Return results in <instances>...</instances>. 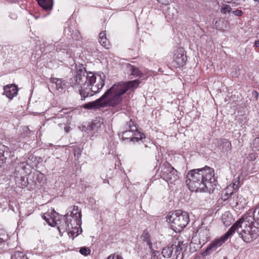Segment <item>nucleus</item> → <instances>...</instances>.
<instances>
[{
	"mask_svg": "<svg viewBox=\"0 0 259 259\" xmlns=\"http://www.w3.org/2000/svg\"><path fill=\"white\" fill-rule=\"evenodd\" d=\"M105 75L104 73L95 75L88 72L82 64L76 67V75L71 79L70 85L78 91L84 100L86 97L92 96L100 92L105 85Z\"/></svg>",
	"mask_w": 259,
	"mask_h": 259,
	"instance_id": "obj_1",
	"label": "nucleus"
},
{
	"mask_svg": "<svg viewBox=\"0 0 259 259\" xmlns=\"http://www.w3.org/2000/svg\"><path fill=\"white\" fill-rule=\"evenodd\" d=\"M139 84L140 81L137 79L115 83L100 98L84 104L83 107L88 109H96L106 106L115 107L121 104L123 94L128 90H134Z\"/></svg>",
	"mask_w": 259,
	"mask_h": 259,
	"instance_id": "obj_2",
	"label": "nucleus"
},
{
	"mask_svg": "<svg viewBox=\"0 0 259 259\" xmlns=\"http://www.w3.org/2000/svg\"><path fill=\"white\" fill-rule=\"evenodd\" d=\"M186 183L189 190L195 192H213L217 185L213 168L206 166L190 170Z\"/></svg>",
	"mask_w": 259,
	"mask_h": 259,
	"instance_id": "obj_3",
	"label": "nucleus"
},
{
	"mask_svg": "<svg viewBox=\"0 0 259 259\" xmlns=\"http://www.w3.org/2000/svg\"><path fill=\"white\" fill-rule=\"evenodd\" d=\"M43 219L51 226H57L60 234L65 232L71 233L72 235L77 231L78 227L75 221L72 222L71 217L67 215L60 217L59 214L54 211L51 215L49 213H46L43 216Z\"/></svg>",
	"mask_w": 259,
	"mask_h": 259,
	"instance_id": "obj_4",
	"label": "nucleus"
},
{
	"mask_svg": "<svg viewBox=\"0 0 259 259\" xmlns=\"http://www.w3.org/2000/svg\"><path fill=\"white\" fill-rule=\"evenodd\" d=\"M247 219V217L240 219L230 228L233 229V233L237 231L244 242H250L257 237L259 229L249 224Z\"/></svg>",
	"mask_w": 259,
	"mask_h": 259,
	"instance_id": "obj_5",
	"label": "nucleus"
},
{
	"mask_svg": "<svg viewBox=\"0 0 259 259\" xmlns=\"http://www.w3.org/2000/svg\"><path fill=\"white\" fill-rule=\"evenodd\" d=\"M167 221L171 229L180 232L187 225L190 219L187 212L178 210L168 217Z\"/></svg>",
	"mask_w": 259,
	"mask_h": 259,
	"instance_id": "obj_6",
	"label": "nucleus"
},
{
	"mask_svg": "<svg viewBox=\"0 0 259 259\" xmlns=\"http://www.w3.org/2000/svg\"><path fill=\"white\" fill-rule=\"evenodd\" d=\"M235 184H230L222 192V199L224 201H227L232 206L236 207L240 205H243L245 202V199L242 195L237 193V186L234 188Z\"/></svg>",
	"mask_w": 259,
	"mask_h": 259,
	"instance_id": "obj_7",
	"label": "nucleus"
},
{
	"mask_svg": "<svg viewBox=\"0 0 259 259\" xmlns=\"http://www.w3.org/2000/svg\"><path fill=\"white\" fill-rule=\"evenodd\" d=\"M233 234V229L230 228L224 235L222 236L219 238L214 239L208 245L205 251L203 252V255H207L215 251L219 247L221 246Z\"/></svg>",
	"mask_w": 259,
	"mask_h": 259,
	"instance_id": "obj_8",
	"label": "nucleus"
},
{
	"mask_svg": "<svg viewBox=\"0 0 259 259\" xmlns=\"http://www.w3.org/2000/svg\"><path fill=\"white\" fill-rule=\"evenodd\" d=\"M161 175L163 179L169 184H175L179 181L178 171L169 164L162 167Z\"/></svg>",
	"mask_w": 259,
	"mask_h": 259,
	"instance_id": "obj_9",
	"label": "nucleus"
},
{
	"mask_svg": "<svg viewBox=\"0 0 259 259\" xmlns=\"http://www.w3.org/2000/svg\"><path fill=\"white\" fill-rule=\"evenodd\" d=\"M187 61V56L183 49H177L174 56V62L176 67H180L185 65Z\"/></svg>",
	"mask_w": 259,
	"mask_h": 259,
	"instance_id": "obj_10",
	"label": "nucleus"
},
{
	"mask_svg": "<svg viewBox=\"0 0 259 259\" xmlns=\"http://www.w3.org/2000/svg\"><path fill=\"white\" fill-rule=\"evenodd\" d=\"M66 215L68 217H71V220L72 222L75 221V223L77 224V227L78 228L80 227L81 224V211L78 210V206L73 205L70 215H68V214Z\"/></svg>",
	"mask_w": 259,
	"mask_h": 259,
	"instance_id": "obj_11",
	"label": "nucleus"
},
{
	"mask_svg": "<svg viewBox=\"0 0 259 259\" xmlns=\"http://www.w3.org/2000/svg\"><path fill=\"white\" fill-rule=\"evenodd\" d=\"M128 126L129 128L131 129V131L132 132V136L133 137L132 138V141H138L143 138V134L138 131L137 127L134 124V122L132 120L129 121Z\"/></svg>",
	"mask_w": 259,
	"mask_h": 259,
	"instance_id": "obj_12",
	"label": "nucleus"
},
{
	"mask_svg": "<svg viewBox=\"0 0 259 259\" xmlns=\"http://www.w3.org/2000/svg\"><path fill=\"white\" fill-rule=\"evenodd\" d=\"M4 94L6 95L7 98L12 99L16 96L18 92V89L14 84H8L4 87Z\"/></svg>",
	"mask_w": 259,
	"mask_h": 259,
	"instance_id": "obj_13",
	"label": "nucleus"
},
{
	"mask_svg": "<svg viewBox=\"0 0 259 259\" xmlns=\"http://www.w3.org/2000/svg\"><path fill=\"white\" fill-rule=\"evenodd\" d=\"M39 6L46 11H51L54 5L53 0H36Z\"/></svg>",
	"mask_w": 259,
	"mask_h": 259,
	"instance_id": "obj_14",
	"label": "nucleus"
},
{
	"mask_svg": "<svg viewBox=\"0 0 259 259\" xmlns=\"http://www.w3.org/2000/svg\"><path fill=\"white\" fill-rule=\"evenodd\" d=\"M50 82L52 83L53 87L55 88L57 90L63 89L65 85L64 81L62 79L52 77L50 78Z\"/></svg>",
	"mask_w": 259,
	"mask_h": 259,
	"instance_id": "obj_15",
	"label": "nucleus"
},
{
	"mask_svg": "<svg viewBox=\"0 0 259 259\" xmlns=\"http://www.w3.org/2000/svg\"><path fill=\"white\" fill-rule=\"evenodd\" d=\"M227 23L223 19H217L214 23V27L219 30L224 31L227 28Z\"/></svg>",
	"mask_w": 259,
	"mask_h": 259,
	"instance_id": "obj_16",
	"label": "nucleus"
},
{
	"mask_svg": "<svg viewBox=\"0 0 259 259\" xmlns=\"http://www.w3.org/2000/svg\"><path fill=\"white\" fill-rule=\"evenodd\" d=\"M178 11L174 7H169L166 11V17L169 19L176 18L178 16Z\"/></svg>",
	"mask_w": 259,
	"mask_h": 259,
	"instance_id": "obj_17",
	"label": "nucleus"
},
{
	"mask_svg": "<svg viewBox=\"0 0 259 259\" xmlns=\"http://www.w3.org/2000/svg\"><path fill=\"white\" fill-rule=\"evenodd\" d=\"M174 248L173 244L170 246H167L163 248L161 251L163 256L165 258H170L172 255Z\"/></svg>",
	"mask_w": 259,
	"mask_h": 259,
	"instance_id": "obj_18",
	"label": "nucleus"
},
{
	"mask_svg": "<svg viewBox=\"0 0 259 259\" xmlns=\"http://www.w3.org/2000/svg\"><path fill=\"white\" fill-rule=\"evenodd\" d=\"M99 37V42L101 44V45L105 48L108 49L109 46V43L106 38L105 31H102L101 32H100Z\"/></svg>",
	"mask_w": 259,
	"mask_h": 259,
	"instance_id": "obj_19",
	"label": "nucleus"
},
{
	"mask_svg": "<svg viewBox=\"0 0 259 259\" xmlns=\"http://www.w3.org/2000/svg\"><path fill=\"white\" fill-rule=\"evenodd\" d=\"M220 147H221V149L222 151L229 152L231 151L232 146L229 141L227 140H223L221 141Z\"/></svg>",
	"mask_w": 259,
	"mask_h": 259,
	"instance_id": "obj_20",
	"label": "nucleus"
},
{
	"mask_svg": "<svg viewBox=\"0 0 259 259\" xmlns=\"http://www.w3.org/2000/svg\"><path fill=\"white\" fill-rule=\"evenodd\" d=\"M142 240L146 242L149 249H152V243L150 240V236L148 232L144 231L141 236Z\"/></svg>",
	"mask_w": 259,
	"mask_h": 259,
	"instance_id": "obj_21",
	"label": "nucleus"
},
{
	"mask_svg": "<svg viewBox=\"0 0 259 259\" xmlns=\"http://www.w3.org/2000/svg\"><path fill=\"white\" fill-rule=\"evenodd\" d=\"M127 68L128 70L131 72V75H132L138 77L140 76L142 74L139 69L133 65L128 64Z\"/></svg>",
	"mask_w": 259,
	"mask_h": 259,
	"instance_id": "obj_22",
	"label": "nucleus"
},
{
	"mask_svg": "<svg viewBox=\"0 0 259 259\" xmlns=\"http://www.w3.org/2000/svg\"><path fill=\"white\" fill-rule=\"evenodd\" d=\"M11 259H28V258L24 253L20 251H16L12 254Z\"/></svg>",
	"mask_w": 259,
	"mask_h": 259,
	"instance_id": "obj_23",
	"label": "nucleus"
},
{
	"mask_svg": "<svg viewBox=\"0 0 259 259\" xmlns=\"http://www.w3.org/2000/svg\"><path fill=\"white\" fill-rule=\"evenodd\" d=\"M5 149L6 147L4 145H0V167H1L4 163V152Z\"/></svg>",
	"mask_w": 259,
	"mask_h": 259,
	"instance_id": "obj_24",
	"label": "nucleus"
},
{
	"mask_svg": "<svg viewBox=\"0 0 259 259\" xmlns=\"http://www.w3.org/2000/svg\"><path fill=\"white\" fill-rule=\"evenodd\" d=\"M184 246L185 244H184L183 242L180 241L179 242L178 245L176 246L175 253L177 254V257H178V255L180 254L181 251H182L184 249Z\"/></svg>",
	"mask_w": 259,
	"mask_h": 259,
	"instance_id": "obj_25",
	"label": "nucleus"
},
{
	"mask_svg": "<svg viewBox=\"0 0 259 259\" xmlns=\"http://www.w3.org/2000/svg\"><path fill=\"white\" fill-rule=\"evenodd\" d=\"M132 132L131 131V129L130 128L129 130H127L124 132L122 133V139H130V141H132V138L133 137L132 136Z\"/></svg>",
	"mask_w": 259,
	"mask_h": 259,
	"instance_id": "obj_26",
	"label": "nucleus"
},
{
	"mask_svg": "<svg viewBox=\"0 0 259 259\" xmlns=\"http://www.w3.org/2000/svg\"><path fill=\"white\" fill-rule=\"evenodd\" d=\"M231 11V7L227 4H224L222 5L221 12L223 14L229 13Z\"/></svg>",
	"mask_w": 259,
	"mask_h": 259,
	"instance_id": "obj_27",
	"label": "nucleus"
},
{
	"mask_svg": "<svg viewBox=\"0 0 259 259\" xmlns=\"http://www.w3.org/2000/svg\"><path fill=\"white\" fill-rule=\"evenodd\" d=\"M252 149L255 151L259 150V137L255 138L252 143Z\"/></svg>",
	"mask_w": 259,
	"mask_h": 259,
	"instance_id": "obj_28",
	"label": "nucleus"
},
{
	"mask_svg": "<svg viewBox=\"0 0 259 259\" xmlns=\"http://www.w3.org/2000/svg\"><path fill=\"white\" fill-rule=\"evenodd\" d=\"M79 252L83 255H88L91 253V249L85 246L82 247L79 249Z\"/></svg>",
	"mask_w": 259,
	"mask_h": 259,
	"instance_id": "obj_29",
	"label": "nucleus"
},
{
	"mask_svg": "<svg viewBox=\"0 0 259 259\" xmlns=\"http://www.w3.org/2000/svg\"><path fill=\"white\" fill-rule=\"evenodd\" d=\"M151 253V257L152 259H158V256L160 255L159 251L154 250L152 247V249H149Z\"/></svg>",
	"mask_w": 259,
	"mask_h": 259,
	"instance_id": "obj_30",
	"label": "nucleus"
},
{
	"mask_svg": "<svg viewBox=\"0 0 259 259\" xmlns=\"http://www.w3.org/2000/svg\"><path fill=\"white\" fill-rule=\"evenodd\" d=\"M56 47V50L57 51H62V50H66L68 46L67 44L65 45H62L61 42H59L57 44V45L55 46Z\"/></svg>",
	"mask_w": 259,
	"mask_h": 259,
	"instance_id": "obj_31",
	"label": "nucleus"
},
{
	"mask_svg": "<svg viewBox=\"0 0 259 259\" xmlns=\"http://www.w3.org/2000/svg\"><path fill=\"white\" fill-rule=\"evenodd\" d=\"M7 239L8 235L3 233V231L0 232V245L3 244Z\"/></svg>",
	"mask_w": 259,
	"mask_h": 259,
	"instance_id": "obj_32",
	"label": "nucleus"
},
{
	"mask_svg": "<svg viewBox=\"0 0 259 259\" xmlns=\"http://www.w3.org/2000/svg\"><path fill=\"white\" fill-rule=\"evenodd\" d=\"M199 233L200 236H203L204 235H205V236L204 237V238H205V239L204 238L203 239V241H205L206 240V239H207V236L209 234L208 231L206 229H202V230H200Z\"/></svg>",
	"mask_w": 259,
	"mask_h": 259,
	"instance_id": "obj_33",
	"label": "nucleus"
},
{
	"mask_svg": "<svg viewBox=\"0 0 259 259\" xmlns=\"http://www.w3.org/2000/svg\"><path fill=\"white\" fill-rule=\"evenodd\" d=\"M72 37L73 39L77 40H79L81 37L79 32L77 30L73 32L72 34Z\"/></svg>",
	"mask_w": 259,
	"mask_h": 259,
	"instance_id": "obj_34",
	"label": "nucleus"
},
{
	"mask_svg": "<svg viewBox=\"0 0 259 259\" xmlns=\"http://www.w3.org/2000/svg\"><path fill=\"white\" fill-rule=\"evenodd\" d=\"M107 259H123L121 256L119 255L112 254L108 256Z\"/></svg>",
	"mask_w": 259,
	"mask_h": 259,
	"instance_id": "obj_35",
	"label": "nucleus"
},
{
	"mask_svg": "<svg viewBox=\"0 0 259 259\" xmlns=\"http://www.w3.org/2000/svg\"><path fill=\"white\" fill-rule=\"evenodd\" d=\"M159 3L162 5H166L171 2L172 0H157Z\"/></svg>",
	"mask_w": 259,
	"mask_h": 259,
	"instance_id": "obj_36",
	"label": "nucleus"
},
{
	"mask_svg": "<svg viewBox=\"0 0 259 259\" xmlns=\"http://www.w3.org/2000/svg\"><path fill=\"white\" fill-rule=\"evenodd\" d=\"M233 13L236 16H241L243 14V12L241 10H236L233 11Z\"/></svg>",
	"mask_w": 259,
	"mask_h": 259,
	"instance_id": "obj_37",
	"label": "nucleus"
},
{
	"mask_svg": "<svg viewBox=\"0 0 259 259\" xmlns=\"http://www.w3.org/2000/svg\"><path fill=\"white\" fill-rule=\"evenodd\" d=\"M253 215L254 216H255V215H256L257 216H259V203L254 210Z\"/></svg>",
	"mask_w": 259,
	"mask_h": 259,
	"instance_id": "obj_38",
	"label": "nucleus"
},
{
	"mask_svg": "<svg viewBox=\"0 0 259 259\" xmlns=\"http://www.w3.org/2000/svg\"><path fill=\"white\" fill-rule=\"evenodd\" d=\"M252 93L253 96L254 97L255 100H256L258 97V93L256 91H253Z\"/></svg>",
	"mask_w": 259,
	"mask_h": 259,
	"instance_id": "obj_39",
	"label": "nucleus"
},
{
	"mask_svg": "<svg viewBox=\"0 0 259 259\" xmlns=\"http://www.w3.org/2000/svg\"><path fill=\"white\" fill-rule=\"evenodd\" d=\"M70 129V127L69 125H65V126L64 127V130L66 133H68L69 132Z\"/></svg>",
	"mask_w": 259,
	"mask_h": 259,
	"instance_id": "obj_40",
	"label": "nucleus"
},
{
	"mask_svg": "<svg viewBox=\"0 0 259 259\" xmlns=\"http://www.w3.org/2000/svg\"><path fill=\"white\" fill-rule=\"evenodd\" d=\"M75 152L77 153L78 155H80L81 154V151L79 149L77 151H75Z\"/></svg>",
	"mask_w": 259,
	"mask_h": 259,
	"instance_id": "obj_41",
	"label": "nucleus"
},
{
	"mask_svg": "<svg viewBox=\"0 0 259 259\" xmlns=\"http://www.w3.org/2000/svg\"><path fill=\"white\" fill-rule=\"evenodd\" d=\"M58 125L60 127H62V126L63 125V124L62 123H59L58 124Z\"/></svg>",
	"mask_w": 259,
	"mask_h": 259,
	"instance_id": "obj_42",
	"label": "nucleus"
},
{
	"mask_svg": "<svg viewBox=\"0 0 259 259\" xmlns=\"http://www.w3.org/2000/svg\"><path fill=\"white\" fill-rule=\"evenodd\" d=\"M253 1H255V2H257V1L259 2V0H253Z\"/></svg>",
	"mask_w": 259,
	"mask_h": 259,
	"instance_id": "obj_43",
	"label": "nucleus"
},
{
	"mask_svg": "<svg viewBox=\"0 0 259 259\" xmlns=\"http://www.w3.org/2000/svg\"><path fill=\"white\" fill-rule=\"evenodd\" d=\"M1 231H1V230H0V232H1Z\"/></svg>",
	"mask_w": 259,
	"mask_h": 259,
	"instance_id": "obj_44",
	"label": "nucleus"
}]
</instances>
